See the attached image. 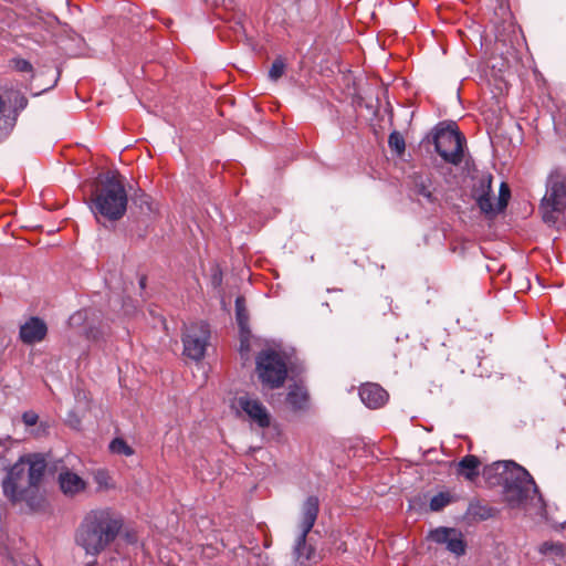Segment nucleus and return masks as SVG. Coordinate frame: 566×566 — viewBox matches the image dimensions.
Listing matches in <instances>:
<instances>
[{
  "mask_svg": "<svg viewBox=\"0 0 566 566\" xmlns=\"http://www.w3.org/2000/svg\"><path fill=\"white\" fill-rule=\"evenodd\" d=\"M46 463L39 455L21 457L2 480L4 496L12 503L25 502L31 511L44 506V497L39 484L44 475Z\"/></svg>",
  "mask_w": 566,
  "mask_h": 566,
  "instance_id": "obj_1",
  "label": "nucleus"
},
{
  "mask_svg": "<svg viewBox=\"0 0 566 566\" xmlns=\"http://www.w3.org/2000/svg\"><path fill=\"white\" fill-rule=\"evenodd\" d=\"M122 526L108 510H92L75 530L74 542L86 556L96 558L115 543Z\"/></svg>",
  "mask_w": 566,
  "mask_h": 566,
  "instance_id": "obj_2",
  "label": "nucleus"
},
{
  "mask_svg": "<svg viewBox=\"0 0 566 566\" xmlns=\"http://www.w3.org/2000/svg\"><path fill=\"white\" fill-rule=\"evenodd\" d=\"M490 471L497 476L493 483L503 485V499L511 509H525L537 495L532 475L513 461H499Z\"/></svg>",
  "mask_w": 566,
  "mask_h": 566,
  "instance_id": "obj_3",
  "label": "nucleus"
},
{
  "mask_svg": "<svg viewBox=\"0 0 566 566\" xmlns=\"http://www.w3.org/2000/svg\"><path fill=\"white\" fill-rule=\"evenodd\" d=\"M91 201V210L98 222V216L109 221L119 220L126 212L128 201L120 175L117 171L104 174L92 195Z\"/></svg>",
  "mask_w": 566,
  "mask_h": 566,
  "instance_id": "obj_4",
  "label": "nucleus"
},
{
  "mask_svg": "<svg viewBox=\"0 0 566 566\" xmlns=\"http://www.w3.org/2000/svg\"><path fill=\"white\" fill-rule=\"evenodd\" d=\"M543 221L555 226L566 211V174L553 170L546 181V193L539 206Z\"/></svg>",
  "mask_w": 566,
  "mask_h": 566,
  "instance_id": "obj_5",
  "label": "nucleus"
},
{
  "mask_svg": "<svg viewBox=\"0 0 566 566\" xmlns=\"http://www.w3.org/2000/svg\"><path fill=\"white\" fill-rule=\"evenodd\" d=\"M434 149L448 164L458 166L464 156L465 138L454 123H440L433 132Z\"/></svg>",
  "mask_w": 566,
  "mask_h": 566,
  "instance_id": "obj_6",
  "label": "nucleus"
},
{
  "mask_svg": "<svg viewBox=\"0 0 566 566\" xmlns=\"http://www.w3.org/2000/svg\"><path fill=\"white\" fill-rule=\"evenodd\" d=\"M256 371L263 386L271 389L283 386L287 367L283 357L274 350H262L256 357Z\"/></svg>",
  "mask_w": 566,
  "mask_h": 566,
  "instance_id": "obj_7",
  "label": "nucleus"
},
{
  "mask_svg": "<svg viewBox=\"0 0 566 566\" xmlns=\"http://www.w3.org/2000/svg\"><path fill=\"white\" fill-rule=\"evenodd\" d=\"M319 512V501L315 495L308 496L302 505V520L300 523L301 533L297 536L294 555L297 559L303 558L304 560L311 559L314 549L306 545L307 534L313 528L315 521Z\"/></svg>",
  "mask_w": 566,
  "mask_h": 566,
  "instance_id": "obj_8",
  "label": "nucleus"
},
{
  "mask_svg": "<svg viewBox=\"0 0 566 566\" xmlns=\"http://www.w3.org/2000/svg\"><path fill=\"white\" fill-rule=\"evenodd\" d=\"M209 338L210 329L207 323L199 322L187 326L182 337L184 354L193 360L202 359Z\"/></svg>",
  "mask_w": 566,
  "mask_h": 566,
  "instance_id": "obj_9",
  "label": "nucleus"
},
{
  "mask_svg": "<svg viewBox=\"0 0 566 566\" xmlns=\"http://www.w3.org/2000/svg\"><path fill=\"white\" fill-rule=\"evenodd\" d=\"M492 181L490 172H478L472 177L471 195L479 209L485 216H494V203L492 201Z\"/></svg>",
  "mask_w": 566,
  "mask_h": 566,
  "instance_id": "obj_10",
  "label": "nucleus"
},
{
  "mask_svg": "<svg viewBox=\"0 0 566 566\" xmlns=\"http://www.w3.org/2000/svg\"><path fill=\"white\" fill-rule=\"evenodd\" d=\"M428 538L437 544L444 545L455 556L465 554L467 543L462 532L458 528L440 526L430 531Z\"/></svg>",
  "mask_w": 566,
  "mask_h": 566,
  "instance_id": "obj_11",
  "label": "nucleus"
},
{
  "mask_svg": "<svg viewBox=\"0 0 566 566\" xmlns=\"http://www.w3.org/2000/svg\"><path fill=\"white\" fill-rule=\"evenodd\" d=\"M238 407L247 413L251 421L260 428H269L271 424V415L265 406L256 398L243 395L237 398Z\"/></svg>",
  "mask_w": 566,
  "mask_h": 566,
  "instance_id": "obj_12",
  "label": "nucleus"
},
{
  "mask_svg": "<svg viewBox=\"0 0 566 566\" xmlns=\"http://www.w3.org/2000/svg\"><path fill=\"white\" fill-rule=\"evenodd\" d=\"M361 401L370 409L382 407L388 400L387 391L378 384H365L359 388Z\"/></svg>",
  "mask_w": 566,
  "mask_h": 566,
  "instance_id": "obj_13",
  "label": "nucleus"
},
{
  "mask_svg": "<svg viewBox=\"0 0 566 566\" xmlns=\"http://www.w3.org/2000/svg\"><path fill=\"white\" fill-rule=\"evenodd\" d=\"M45 323L39 317H31L20 327V338L25 344L41 342L46 335Z\"/></svg>",
  "mask_w": 566,
  "mask_h": 566,
  "instance_id": "obj_14",
  "label": "nucleus"
},
{
  "mask_svg": "<svg viewBox=\"0 0 566 566\" xmlns=\"http://www.w3.org/2000/svg\"><path fill=\"white\" fill-rule=\"evenodd\" d=\"M60 489L64 495L73 497L85 491L86 482L76 473L69 470L59 474Z\"/></svg>",
  "mask_w": 566,
  "mask_h": 566,
  "instance_id": "obj_15",
  "label": "nucleus"
},
{
  "mask_svg": "<svg viewBox=\"0 0 566 566\" xmlns=\"http://www.w3.org/2000/svg\"><path fill=\"white\" fill-rule=\"evenodd\" d=\"M412 185L415 195L422 197L428 203L436 202V197L431 190L432 181L429 176L415 174L412 176Z\"/></svg>",
  "mask_w": 566,
  "mask_h": 566,
  "instance_id": "obj_16",
  "label": "nucleus"
},
{
  "mask_svg": "<svg viewBox=\"0 0 566 566\" xmlns=\"http://www.w3.org/2000/svg\"><path fill=\"white\" fill-rule=\"evenodd\" d=\"M286 402L295 411L304 410L307 408L308 394L300 386L291 387L286 396Z\"/></svg>",
  "mask_w": 566,
  "mask_h": 566,
  "instance_id": "obj_17",
  "label": "nucleus"
},
{
  "mask_svg": "<svg viewBox=\"0 0 566 566\" xmlns=\"http://www.w3.org/2000/svg\"><path fill=\"white\" fill-rule=\"evenodd\" d=\"M480 460L475 455H465L458 463V473L472 481L479 475Z\"/></svg>",
  "mask_w": 566,
  "mask_h": 566,
  "instance_id": "obj_18",
  "label": "nucleus"
},
{
  "mask_svg": "<svg viewBox=\"0 0 566 566\" xmlns=\"http://www.w3.org/2000/svg\"><path fill=\"white\" fill-rule=\"evenodd\" d=\"M510 196H511L510 187L507 186V184L502 182L500 186L497 201H496V203H494V209H495L494 216L497 214L499 212L503 211L506 208Z\"/></svg>",
  "mask_w": 566,
  "mask_h": 566,
  "instance_id": "obj_19",
  "label": "nucleus"
},
{
  "mask_svg": "<svg viewBox=\"0 0 566 566\" xmlns=\"http://www.w3.org/2000/svg\"><path fill=\"white\" fill-rule=\"evenodd\" d=\"M451 495L448 492H440L434 495L430 501V510L433 512H439L444 509L448 504L451 503Z\"/></svg>",
  "mask_w": 566,
  "mask_h": 566,
  "instance_id": "obj_20",
  "label": "nucleus"
},
{
  "mask_svg": "<svg viewBox=\"0 0 566 566\" xmlns=\"http://www.w3.org/2000/svg\"><path fill=\"white\" fill-rule=\"evenodd\" d=\"M10 65L17 72L30 74L31 78H34V76H35L34 69L28 60H24L21 57H14V59L10 60Z\"/></svg>",
  "mask_w": 566,
  "mask_h": 566,
  "instance_id": "obj_21",
  "label": "nucleus"
},
{
  "mask_svg": "<svg viewBox=\"0 0 566 566\" xmlns=\"http://www.w3.org/2000/svg\"><path fill=\"white\" fill-rule=\"evenodd\" d=\"M109 450L114 454L132 455L134 450L123 439L115 438L109 443Z\"/></svg>",
  "mask_w": 566,
  "mask_h": 566,
  "instance_id": "obj_22",
  "label": "nucleus"
},
{
  "mask_svg": "<svg viewBox=\"0 0 566 566\" xmlns=\"http://www.w3.org/2000/svg\"><path fill=\"white\" fill-rule=\"evenodd\" d=\"M235 315L238 324L243 329L248 322V314L245 310V301L242 296H239L235 300Z\"/></svg>",
  "mask_w": 566,
  "mask_h": 566,
  "instance_id": "obj_23",
  "label": "nucleus"
},
{
  "mask_svg": "<svg viewBox=\"0 0 566 566\" xmlns=\"http://www.w3.org/2000/svg\"><path fill=\"white\" fill-rule=\"evenodd\" d=\"M284 72H285V63H284L283 59L282 57H276L273 61V63H272V65H271V67L269 70V78L271 81L276 82L279 78L282 77Z\"/></svg>",
  "mask_w": 566,
  "mask_h": 566,
  "instance_id": "obj_24",
  "label": "nucleus"
},
{
  "mask_svg": "<svg viewBox=\"0 0 566 566\" xmlns=\"http://www.w3.org/2000/svg\"><path fill=\"white\" fill-rule=\"evenodd\" d=\"M389 147L396 150L398 154H402L405 151V139L398 132H392L388 138Z\"/></svg>",
  "mask_w": 566,
  "mask_h": 566,
  "instance_id": "obj_25",
  "label": "nucleus"
},
{
  "mask_svg": "<svg viewBox=\"0 0 566 566\" xmlns=\"http://www.w3.org/2000/svg\"><path fill=\"white\" fill-rule=\"evenodd\" d=\"M541 553L543 554H563L564 547L559 543H553V542H545L541 545L539 548Z\"/></svg>",
  "mask_w": 566,
  "mask_h": 566,
  "instance_id": "obj_26",
  "label": "nucleus"
},
{
  "mask_svg": "<svg viewBox=\"0 0 566 566\" xmlns=\"http://www.w3.org/2000/svg\"><path fill=\"white\" fill-rule=\"evenodd\" d=\"M38 415L33 411H27L22 415L23 422L29 427L34 426L38 422Z\"/></svg>",
  "mask_w": 566,
  "mask_h": 566,
  "instance_id": "obj_27",
  "label": "nucleus"
},
{
  "mask_svg": "<svg viewBox=\"0 0 566 566\" xmlns=\"http://www.w3.org/2000/svg\"><path fill=\"white\" fill-rule=\"evenodd\" d=\"M233 29H234L237 36L245 35V30L241 22H235Z\"/></svg>",
  "mask_w": 566,
  "mask_h": 566,
  "instance_id": "obj_28",
  "label": "nucleus"
},
{
  "mask_svg": "<svg viewBox=\"0 0 566 566\" xmlns=\"http://www.w3.org/2000/svg\"><path fill=\"white\" fill-rule=\"evenodd\" d=\"M59 76H60V72H57V75H56V77L54 78L53 83H52L50 86L42 88V90H41V92H45V91H48V90L52 88V87L56 84V82H57V80H59Z\"/></svg>",
  "mask_w": 566,
  "mask_h": 566,
  "instance_id": "obj_29",
  "label": "nucleus"
},
{
  "mask_svg": "<svg viewBox=\"0 0 566 566\" xmlns=\"http://www.w3.org/2000/svg\"><path fill=\"white\" fill-rule=\"evenodd\" d=\"M4 101L3 98L0 96V113H2V111L4 109Z\"/></svg>",
  "mask_w": 566,
  "mask_h": 566,
  "instance_id": "obj_30",
  "label": "nucleus"
},
{
  "mask_svg": "<svg viewBox=\"0 0 566 566\" xmlns=\"http://www.w3.org/2000/svg\"><path fill=\"white\" fill-rule=\"evenodd\" d=\"M490 516H473L472 518H474V520H486Z\"/></svg>",
  "mask_w": 566,
  "mask_h": 566,
  "instance_id": "obj_31",
  "label": "nucleus"
},
{
  "mask_svg": "<svg viewBox=\"0 0 566 566\" xmlns=\"http://www.w3.org/2000/svg\"><path fill=\"white\" fill-rule=\"evenodd\" d=\"M90 337L96 339V335L93 334V331H90V334H88Z\"/></svg>",
  "mask_w": 566,
  "mask_h": 566,
  "instance_id": "obj_32",
  "label": "nucleus"
}]
</instances>
